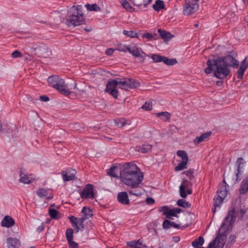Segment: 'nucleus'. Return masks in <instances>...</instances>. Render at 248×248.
<instances>
[{
	"mask_svg": "<svg viewBox=\"0 0 248 248\" xmlns=\"http://www.w3.org/2000/svg\"><path fill=\"white\" fill-rule=\"evenodd\" d=\"M239 63V62L231 55L219 57L217 59H209L206 63L207 67L204 71L207 74L213 72L216 78L222 79L230 74V67L238 68Z\"/></svg>",
	"mask_w": 248,
	"mask_h": 248,
	"instance_id": "obj_1",
	"label": "nucleus"
},
{
	"mask_svg": "<svg viewBox=\"0 0 248 248\" xmlns=\"http://www.w3.org/2000/svg\"><path fill=\"white\" fill-rule=\"evenodd\" d=\"M120 174L122 182L132 188L138 187L143 179V173L133 162L125 163Z\"/></svg>",
	"mask_w": 248,
	"mask_h": 248,
	"instance_id": "obj_2",
	"label": "nucleus"
},
{
	"mask_svg": "<svg viewBox=\"0 0 248 248\" xmlns=\"http://www.w3.org/2000/svg\"><path fill=\"white\" fill-rule=\"evenodd\" d=\"M235 211L234 209L229 211L225 218L224 222L221 225L218 234L216 238L208 245V248H223L226 241L227 233L232 227L236 219Z\"/></svg>",
	"mask_w": 248,
	"mask_h": 248,
	"instance_id": "obj_3",
	"label": "nucleus"
},
{
	"mask_svg": "<svg viewBox=\"0 0 248 248\" xmlns=\"http://www.w3.org/2000/svg\"><path fill=\"white\" fill-rule=\"evenodd\" d=\"M81 5H73L67 11L65 24L68 26H76L84 24L85 22Z\"/></svg>",
	"mask_w": 248,
	"mask_h": 248,
	"instance_id": "obj_4",
	"label": "nucleus"
},
{
	"mask_svg": "<svg viewBox=\"0 0 248 248\" xmlns=\"http://www.w3.org/2000/svg\"><path fill=\"white\" fill-rule=\"evenodd\" d=\"M227 194V190L226 188V186L221 185L219 186V188L217 191V197L216 199H214L215 202L214 205L215 207L214 212H216V209L217 207H219L223 201L226 198Z\"/></svg>",
	"mask_w": 248,
	"mask_h": 248,
	"instance_id": "obj_5",
	"label": "nucleus"
},
{
	"mask_svg": "<svg viewBox=\"0 0 248 248\" xmlns=\"http://www.w3.org/2000/svg\"><path fill=\"white\" fill-rule=\"evenodd\" d=\"M192 183L186 180L183 179L182 184L179 187L180 195L183 198H185L187 196V194L190 195L192 194V190L191 188Z\"/></svg>",
	"mask_w": 248,
	"mask_h": 248,
	"instance_id": "obj_6",
	"label": "nucleus"
},
{
	"mask_svg": "<svg viewBox=\"0 0 248 248\" xmlns=\"http://www.w3.org/2000/svg\"><path fill=\"white\" fill-rule=\"evenodd\" d=\"M62 78L57 75H53L48 78L47 81L49 85L62 93Z\"/></svg>",
	"mask_w": 248,
	"mask_h": 248,
	"instance_id": "obj_7",
	"label": "nucleus"
},
{
	"mask_svg": "<svg viewBox=\"0 0 248 248\" xmlns=\"http://www.w3.org/2000/svg\"><path fill=\"white\" fill-rule=\"evenodd\" d=\"M117 86H119L117 78L110 80L107 84L106 92L111 94L115 98H117L118 92L116 89Z\"/></svg>",
	"mask_w": 248,
	"mask_h": 248,
	"instance_id": "obj_8",
	"label": "nucleus"
},
{
	"mask_svg": "<svg viewBox=\"0 0 248 248\" xmlns=\"http://www.w3.org/2000/svg\"><path fill=\"white\" fill-rule=\"evenodd\" d=\"M198 0H191L186 4L184 8L185 15H190L197 11L199 8Z\"/></svg>",
	"mask_w": 248,
	"mask_h": 248,
	"instance_id": "obj_9",
	"label": "nucleus"
},
{
	"mask_svg": "<svg viewBox=\"0 0 248 248\" xmlns=\"http://www.w3.org/2000/svg\"><path fill=\"white\" fill-rule=\"evenodd\" d=\"M80 196L83 199H93L94 194L93 185L90 184L86 185L80 193Z\"/></svg>",
	"mask_w": 248,
	"mask_h": 248,
	"instance_id": "obj_10",
	"label": "nucleus"
},
{
	"mask_svg": "<svg viewBox=\"0 0 248 248\" xmlns=\"http://www.w3.org/2000/svg\"><path fill=\"white\" fill-rule=\"evenodd\" d=\"M68 218L72 223L73 226L76 229L77 232L80 230L82 231L84 228V224L83 223V219L80 218V217H76L72 216L68 217Z\"/></svg>",
	"mask_w": 248,
	"mask_h": 248,
	"instance_id": "obj_11",
	"label": "nucleus"
},
{
	"mask_svg": "<svg viewBox=\"0 0 248 248\" xmlns=\"http://www.w3.org/2000/svg\"><path fill=\"white\" fill-rule=\"evenodd\" d=\"M36 194L41 198L51 200L53 198L52 190L49 188H41L36 191Z\"/></svg>",
	"mask_w": 248,
	"mask_h": 248,
	"instance_id": "obj_12",
	"label": "nucleus"
},
{
	"mask_svg": "<svg viewBox=\"0 0 248 248\" xmlns=\"http://www.w3.org/2000/svg\"><path fill=\"white\" fill-rule=\"evenodd\" d=\"M76 170L71 168L67 169L65 171H63V181L65 182L76 179Z\"/></svg>",
	"mask_w": 248,
	"mask_h": 248,
	"instance_id": "obj_13",
	"label": "nucleus"
},
{
	"mask_svg": "<svg viewBox=\"0 0 248 248\" xmlns=\"http://www.w3.org/2000/svg\"><path fill=\"white\" fill-rule=\"evenodd\" d=\"M20 176L19 182L24 184H29L35 180L33 175L25 174L24 170L22 169L20 170Z\"/></svg>",
	"mask_w": 248,
	"mask_h": 248,
	"instance_id": "obj_14",
	"label": "nucleus"
},
{
	"mask_svg": "<svg viewBox=\"0 0 248 248\" xmlns=\"http://www.w3.org/2000/svg\"><path fill=\"white\" fill-rule=\"evenodd\" d=\"M248 62L247 61V57H246L241 62L240 66L238 70L237 78L241 79L243 78L245 71L248 68Z\"/></svg>",
	"mask_w": 248,
	"mask_h": 248,
	"instance_id": "obj_15",
	"label": "nucleus"
},
{
	"mask_svg": "<svg viewBox=\"0 0 248 248\" xmlns=\"http://www.w3.org/2000/svg\"><path fill=\"white\" fill-rule=\"evenodd\" d=\"M117 200L121 204L124 205H128L129 204V200L126 192H119L117 195Z\"/></svg>",
	"mask_w": 248,
	"mask_h": 248,
	"instance_id": "obj_16",
	"label": "nucleus"
},
{
	"mask_svg": "<svg viewBox=\"0 0 248 248\" xmlns=\"http://www.w3.org/2000/svg\"><path fill=\"white\" fill-rule=\"evenodd\" d=\"M212 132L211 131L207 132L201 135L200 137H197L193 140L195 145H197L201 142L207 140L211 136Z\"/></svg>",
	"mask_w": 248,
	"mask_h": 248,
	"instance_id": "obj_17",
	"label": "nucleus"
},
{
	"mask_svg": "<svg viewBox=\"0 0 248 248\" xmlns=\"http://www.w3.org/2000/svg\"><path fill=\"white\" fill-rule=\"evenodd\" d=\"M14 224V220L9 216H5L1 221V226L7 228L11 227L13 226Z\"/></svg>",
	"mask_w": 248,
	"mask_h": 248,
	"instance_id": "obj_18",
	"label": "nucleus"
},
{
	"mask_svg": "<svg viewBox=\"0 0 248 248\" xmlns=\"http://www.w3.org/2000/svg\"><path fill=\"white\" fill-rule=\"evenodd\" d=\"M81 213H82L83 216L80 217V218L83 219V223L86 219L90 218L93 215L92 211L90 209V208L87 207H84L82 208Z\"/></svg>",
	"mask_w": 248,
	"mask_h": 248,
	"instance_id": "obj_19",
	"label": "nucleus"
},
{
	"mask_svg": "<svg viewBox=\"0 0 248 248\" xmlns=\"http://www.w3.org/2000/svg\"><path fill=\"white\" fill-rule=\"evenodd\" d=\"M152 145L148 143H145L141 146L136 147V151L142 153H147L151 151Z\"/></svg>",
	"mask_w": 248,
	"mask_h": 248,
	"instance_id": "obj_20",
	"label": "nucleus"
},
{
	"mask_svg": "<svg viewBox=\"0 0 248 248\" xmlns=\"http://www.w3.org/2000/svg\"><path fill=\"white\" fill-rule=\"evenodd\" d=\"M7 243L9 248H16L20 246L19 241L15 238H8Z\"/></svg>",
	"mask_w": 248,
	"mask_h": 248,
	"instance_id": "obj_21",
	"label": "nucleus"
},
{
	"mask_svg": "<svg viewBox=\"0 0 248 248\" xmlns=\"http://www.w3.org/2000/svg\"><path fill=\"white\" fill-rule=\"evenodd\" d=\"M248 191V178L244 179L241 182L239 192L241 194H246Z\"/></svg>",
	"mask_w": 248,
	"mask_h": 248,
	"instance_id": "obj_22",
	"label": "nucleus"
},
{
	"mask_svg": "<svg viewBox=\"0 0 248 248\" xmlns=\"http://www.w3.org/2000/svg\"><path fill=\"white\" fill-rule=\"evenodd\" d=\"M244 163V159L242 157H239L236 160L235 164L237 166L236 171L235 172V180L234 181V183H237L238 181V178L239 177V174L240 173V170L241 168V165L243 164Z\"/></svg>",
	"mask_w": 248,
	"mask_h": 248,
	"instance_id": "obj_23",
	"label": "nucleus"
},
{
	"mask_svg": "<svg viewBox=\"0 0 248 248\" xmlns=\"http://www.w3.org/2000/svg\"><path fill=\"white\" fill-rule=\"evenodd\" d=\"M162 225L163 228L166 230L169 229L172 227L175 228H179L180 227V225L179 224H176L174 222H171L167 219L164 221Z\"/></svg>",
	"mask_w": 248,
	"mask_h": 248,
	"instance_id": "obj_24",
	"label": "nucleus"
},
{
	"mask_svg": "<svg viewBox=\"0 0 248 248\" xmlns=\"http://www.w3.org/2000/svg\"><path fill=\"white\" fill-rule=\"evenodd\" d=\"M114 122L115 124L119 127H123L127 124H130V121L129 120H127L124 118L115 119Z\"/></svg>",
	"mask_w": 248,
	"mask_h": 248,
	"instance_id": "obj_25",
	"label": "nucleus"
},
{
	"mask_svg": "<svg viewBox=\"0 0 248 248\" xmlns=\"http://www.w3.org/2000/svg\"><path fill=\"white\" fill-rule=\"evenodd\" d=\"M117 81H118L119 87L120 88L125 91H128L129 90L128 78H125L122 80L121 78H117Z\"/></svg>",
	"mask_w": 248,
	"mask_h": 248,
	"instance_id": "obj_26",
	"label": "nucleus"
},
{
	"mask_svg": "<svg viewBox=\"0 0 248 248\" xmlns=\"http://www.w3.org/2000/svg\"><path fill=\"white\" fill-rule=\"evenodd\" d=\"M158 32L159 33L160 36L163 39L168 40L170 39L173 37V35L171 34L170 32L162 30L161 29L158 30Z\"/></svg>",
	"mask_w": 248,
	"mask_h": 248,
	"instance_id": "obj_27",
	"label": "nucleus"
},
{
	"mask_svg": "<svg viewBox=\"0 0 248 248\" xmlns=\"http://www.w3.org/2000/svg\"><path fill=\"white\" fill-rule=\"evenodd\" d=\"M153 9L155 11H159L165 8L164 3L163 0H156L155 3L153 5Z\"/></svg>",
	"mask_w": 248,
	"mask_h": 248,
	"instance_id": "obj_28",
	"label": "nucleus"
},
{
	"mask_svg": "<svg viewBox=\"0 0 248 248\" xmlns=\"http://www.w3.org/2000/svg\"><path fill=\"white\" fill-rule=\"evenodd\" d=\"M119 171V169L117 166H114L111 167L109 170L107 172L108 175L112 176L113 177L118 178V172Z\"/></svg>",
	"mask_w": 248,
	"mask_h": 248,
	"instance_id": "obj_29",
	"label": "nucleus"
},
{
	"mask_svg": "<svg viewBox=\"0 0 248 248\" xmlns=\"http://www.w3.org/2000/svg\"><path fill=\"white\" fill-rule=\"evenodd\" d=\"M129 89H135L140 86V83L134 79L128 78Z\"/></svg>",
	"mask_w": 248,
	"mask_h": 248,
	"instance_id": "obj_30",
	"label": "nucleus"
},
{
	"mask_svg": "<svg viewBox=\"0 0 248 248\" xmlns=\"http://www.w3.org/2000/svg\"><path fill=\"white\" fill-rule=\"evenodd\" d=\"M163 215H165L167 218L171 219H172V217H178L173 209H169L168 208V210L164 211Z\"/></svg>",
	"mask_w": 248,
	"mask_h": 248,
	"instance_id": "obj_31",
	"label": "nucleus"
},
{
	"mask_svg": "<svg viewBox=\"0 0 248 248\" xmlns=\"http://www.w3.org/2000/svg\"><path fill=\"white\" fill-rule=\"evenodd\" d=\"M204 242V238L202 236H200L197 239L195 240L192 242V246L194 248H198L199 246H202Z\"/></svg>",
	"mask_w": 248,
	"mask_h": 248,
	"instance_id": "obj_32",
	"label": "nucleus"
},
{
	"mask_svg": "<svg viewBox=\"0 0 248 248\" xmlns=\"http://www.w3.org/2000/svg\"><path fill=\"white\" fill-rule=\"evenodd\" d=\"M176 154L179 157L181 158L182 161H188V157L186 151L183 150H178L177 151Z\"/></svg>",
	"mask_w": 248,
	"mask_h": 248,
	"instance_id": "obj_33",
	"label": "nucleus"
},
{
	"mask_svg": "<svg viewBox=\"0 0 248 248\" xmlns=\"http://www.w3.org/2000/svg\"><path fill=\"white\" fill-rule=\"evenodd\" d=\"M162 62L168 65H173L177 63V60L174 58L169 59L166 57L163 56Z\"/></svg>",
	"mask_w": 248,
	"mask_h": 248,
	"instance_id": "obj_34",
	"label": "nucleus"
},
{
	"mask_svg": "<svg viewBox=\"0 0 248 248\" xmlns=\"http://www.w3.org/2000/svg\"><path fill=\"white\" fill-rule=\"evenodd\" d=\"M85 7L88 11H100L101 9L100 7L96 4H86Z\"/></svg>",
	"mask_w": 248,
	"mask_h": 248,
	"instance_id": "obj_35",
	"label": "nucleus"
},
{
	"mask_svg": "<svg viewBox=\"0 0 248 248\" xmlns=\"http://www.w3.org/2000/svg\"><path fill=\"white\" fill-rule=\"evenodd\" d=\"M120 2L122 6L127 11L132 12L134 11V9L126 0H121Z\"/></svg>",
	"mask_w": 248,
	"mask_h": 248,
	"instance_id": "obj_36",
	"label": "nucleus"
},
{
	"mask_svg": "<svg viewBox=\"0 0 248 248\" xmlns=\"http://www.w3.org/2000/svg\"><path fill=\"white\" fill-rule=\"evenodd\" d=\"M188 161H182L177 166L175 167L176 171H179L187 168V164Z\"/></svg>",
	"mask_w": 248,
	"mask_h": 248,
	"instance_id": "obj_37",
	"label": "nucleus"
},
{
	"mask_svg": "<svg viewBox=\"0 0 248 248\" xmlns=\"http://www.w3.org/2000/svg\"><path fill=\"white\" fill-rule=\"evenodd\" d=\"M156 116L161 117L165 121L169 120L170 118V113L166 111L158 113L156 114Z\"/></svg>",
	"mask_w": 248,
	"mask_h": 248,
	"instance_id": "obj_38",
	"label": "nucleus"
},
{
	"mask_svg": "<svg viewBox=\"0 0 248 248\" xmlns=\"http://www.w3.org/2000/svg\"><path fill=\"white\" fill-rule=\"evenodd\" d=\"M177 204L179 206L185 208H188L190 207V204L183 199L179 200L177 202Z\"/></svg>",
	"mask_w": 248,
	"mask_h": 248,
	"instance_id": "obj_39",
	"label": "nucleus"
},
{
	"mask_svg": "<svg viewBox=\"0 0 248 248\" xmlns=\"http://www.w3.org/2000/svg\"><path fill=\"white\" fill-rule=\"evenodd\" d=\"M123 34L131 38H138V33L133 31H127L124 30Z\"/></svg>",
	"mask_w": 248,
	"mask_h": 248,
	"instance_id": "obj_40",
	"label": "nucleus"
},
{
	"mask_svg": "<svg viewBox=\"0 0 248 248\" xmlns=\"http://www.w3.org/2000/svg\"><path fill=\"white\" fill-rule=\"evenodd\" d=\"M74 231L72 228H68L66 230L65 235L67 241L73 240Z\"/></svg>",
	"mask_w": 248,
	"mask_h": 248,
	"instance_id": "obj_41",
	"label": "nucleus"
},
{
	"mask_svg": "<svg viewBox=\"0 0 248 248\" xmlns=\"http://www.w3.org/2000/svg\"><path fill=\"white\" fill-rule=\"evenodd\" d=\"M49 215L51 218L58 219V212L54 209H52L50 207L49 208Z\"/></svg>",
	"mask_w": 248,
	"mask_h": 248,
	"instance_id": "obj_42",
	"label": "nucleus"
},
{
	"mask_svg": "<svg viewBox=\"0 0 248 248\" xmlns=\"http://www.w3.org/2000/svg\"><path fill=\"white\" fill-rule=\"evenodd\" d=\"M130 53L136 57H139L140 56V51L139 50L138 48L136 46H134L131 47V49L130 50Z\"/></svg>",
	"mask_w": 248,
	"mask_h": 248,
	"instance_id": "obj_43",
	"label": "nucleus"
},
{
	"mask_svg": "<svg viewBox=\"0 0 248 248\" xmlns=\"http://www.w3.org/2000/svg\"><path fill=\"white\" fill-rule=\"evenodd\" d=\"M151 58L154 62H162L163 56L158 54H153Z\"/></svg>",
	"mask_w": 248,
	"mask_h": 248,
	"instance_id": "obj_44",
	"label": "nucleus"
},
{
	"mask_svg": "<svg viewBox=\"0 0 248 248\" xmlns=\"http://www.w3.org/2000/svg\"><path fill=\"white\" fill-rule=\"evenodd\" d=\"M72 89V88L69 89L67 85L64 84V82H63V94L65 95L66 96H68L72 93V91L70 90Z\"/></svg>",
	"mask_w": 248,
	"mask_h": 248,
	"instance_id": "obj_45",
	"label": "nucleus"
},
{
	"mask_svg": "<svg viewBox=\"0 0 248 248\" xmlns=\"http://www.w3.org/2000/svg\"><path fill=\"white\" fill-rule=\"evenodd\" d=\"M152 103L151 102H146L142 106L141 108L145 110H150L152 109Z\"/></svg>",
	"mask_w": 248,
	"mask_h": 248,
	"instance_id": "obj_46",
	"label": "nucleus"
},
{
	"mask_svg": "<svg viewBox=\"0 0 248 248\" xmlns=\"http://www.w3.org/2000/svg\"><path fill=\"white\" fill-rule=\"evenodd\" d=\"M155 34L153 35L151 33L147 32V33H142L141 34V37L142 38H146L148 40H150L155 39Z\"/></svg>",
	"mask_w": 248,
	"mask_h": 248,
	"instance_id": "obj_47",
	"label": "nucleus"
},
{
	"mask_svg": "<svg viewBox=\"0 0 248 248\" xmlns=\"http://www.w3.org/2000/svg\"><path fill=\"white\" fill-rule=\"evenodd\" d=\"M183 173L187 176L189 178L190 180H191L194 178L193 175V170H192L185 171L183 172Z\"/></svg>",
	"mask_w": 248,
	"mask_h": 248,
	"instance_id": "obj_48",
	"label": "nucleus"
},
{
	"mask_svg": "<svg viewBox=\"0 0 248 248\" xmlns=\"http://www.w3.org/2000/svg\"><path fill=\"white\" fill-rule=\"evenodd\" d=\"M69 244V246L71 248H78V245L77 243L75 241H73V240H71L69 241H67Z\"/></svg>",
	"mask_w": 248,
	"mask_h": 248,
	"instance_id": "obj_49",
	"label": "nucleus"
},
{
	"mask_svg": "<svg viewBox=\"0 0 248 248\" xmlns=\"http://www.w3.org/2000/svg\"><path fill=\"white\" fill-rule=\"evenodd\" d=\"M11 55L13 58H19L22 57V54L18 50H15L12 54Z\"/></svg>",
	"mask_w": 248,
	"mask_h": 248,
	"instance_id": "obj_50",
	"label": "nucleus"
},
{
	"mask_svg": "<svg viewBox=\"0 0 248 248\" xmlns=\"http://www.w3.org/2000/svg\"><path fill=\"white\" fill-rule=\"evenodd\" d=\"M129 194L130 195H135V196H140L141 195V192L140 191H138V190H135V191H133V190H129L128 191Z\"/></svg>",
	"mask_w": 248,
	"mask_h": 248,
	"instance_id": "obj_51",
	"label": "nucleus"
},
{
	"mask_svg": "<svg viewBox=\"0 0 248 248\" xmlns=\"http://www.w3.org/2000/svg\"><path fill=\"white\" fill-rule=\"evenodd\" d=\"M127 245L131 248H139V247L137 246L136 241H132L130 242H128L127 243Z\"/></svg>",
	"mask_w": 248,
	"mask_h": 248,
	"instance_id": "obj_52",
	"label": "nucleus"
},
{
	"mask_svg": "<svg viewBox=\"0 0 248 248\" xmlns=\"http://www.w3.org/2000/svg\"><path fill=\"white\" fill-rule=\"evenodd\" d=\"M44 228H45V225L43 223H42L41 224V225L40 226H39L37 228V231L38 232H42V231H44Z\"/></svg>",
	"mask_w": 248,
	"mask_h": 248,
	"instance_id": "obj_53",
	"label": "nucleus"
},
{
	"mask_svg": "<svg viewBox=\"0 0 248 248\" xmlns=\"http://www.w3.org/2000/svg\"><path fill=\"white\" fill-rule=\"evenodd\" d=\"M40 99L41 101L44 102H47L49 100L48 97L46 95H41L40 96Z\"/></svg>",
	"mask_w": 248,
	"mask_h": 248,
	"instance_id": "obj_54",
	"label": "nucleus"
},
{
	"mask_svg": "<svg viewBox=\"0 0 248 248\" xmlns=\"http://www.w3.org/2000/svg\"><path fill=\"white\" fill-rule=\"evenodd\" d=\"M146 202L148 204H152L155 202V200L152 198L148 197L146 199Z\"/></svg>",
	"mask_w": 248,
	"mask_h": 248,
	"instance_id": "obj_55",
	"label": "nucleus"
},
{
	"mask_svg": "<svg viewBox=\"0 0 248 248\" xmlns=\"http://www.w3.org/2000/svg\"><path fill=\"white\" fill-rule=\"evenodd\" d=\"M235 239H236V236L235 235H231L230 236L228 244L230 243H232L234 242L235 241Z\"/></svg>",
	"mask_w": 248,
	"mask_h": 248,
	"instance_id": "obj_56",
	"label": "nucleus"
},
{
	"mask_svg": "<svg viewBox=\"0 0 248 248\" xmlns=\"http://www.w3.org/2000/svg\"><path fill=\"white\" fill-rule=\"evenodd\" d=\"M114 52V49L112 48H108L106 51V54L108 55H111Z\"/></svg>",
	"mask_w": 248,
	"mask_h": 248,
	"instance_id": "obj_57",
	"label": "nucleus"
},
{
	"mask_svg": "<svg viewBox=\"0 0 248 248\" xmlns=\"http://www.w3.org/2000/svg\"><path fill=\"white\" fill-rule=\"evenodd\" d=\"M168 207L167 206H162L159 209V211L163 212V213L164 211H166L167 210H168Z\"/></svg>",
	"mask_w": 248,
	"mask_h": 248,
	"instance_id": "obj_58",
	"label": "nucleus"
},
{
	"mask_svg": "<svg viewBox=\"0 0 248 248\" xmlns=\"http://www.w3.org/2000/svg\"><path fill=\"white\" fill-rule=\"evenodd\" d=\"M173 209H174L176 214H177L178 213H180L182 211L181 208H173Z\"/></svg>",
	"mask_w": 248,
	"mask_h": 248,
	"instance_id": "obj_59",
	"label": "nucleus"
},
{
	"mask_svg": "<svg viewBox=\"0 0 248 248\" xmlns=\"http://www.w3.org/2000/svg\"><path fill=\"white\" fill-rule=\"evenodd\" d=\"M131 49V47H128V46H125V49H119L120 51L125 52L126 51H128L130 52V50Z\"/></svg>",
	"mask_w": 248,
	"mask_h": 248,
	"instance_id": "obj_60",
	"label": "nucleus"
},
{
	"mask_svg": "<svg viewBox=\"0 0 248 248\" xmlns=\"http://www.w3.org/2000/svg\"><path fill=\"white\" fill-rule=\"evenodd\" d=\"M136 243L137 246L139 247V248H140V246L142 245V243H141V242H140V240H139L137 241H136Z\"/></svg>",
	"mask_w": 248,
	"mask_h": 248,
	"instance_id": "obj_61",
	"label": "nucleus"
},
{
	"mask_svg": "<svg viewBox=\"0 0 248 248\" xmlns=\"http://www.w3.org/2000/svg\"><path fill=\"white\" fill-rule=\"evenodd\" d=\"M104 139H107V140H111L112 139L111 138H109L108 137H104Z\"/></svg>",
	"mask_w": 248,
	"mask_h": 248,
	"instance_id": "obj_62",
	"label": "nucleus"
},
{
	"mask_svg": "<svg viewBox=\"0 0 248 248\" xmlns=\"http://www.w3.org/2000/svg\"><path fill=\"white\" fill-rule=\"evenodd\" d=\"M85 30L87 31V32H89V31H92V29H85Z\"/></svg>",
	"mask_w": 248,
	"mask_h": 248,
	"instance_id": "obj_63",
	"label": "nucleus"
},
{
	"mask_svg": "<svg viewBox=\"0 0 248 248\" xmlns=\"http://www.w3.org/2000/svg\"><path fill=\"white\" fill-rule=\"evenodd\" d=\"M241 213L242 214H244L245 213V212L244 210H241Z\"/></svg>",
	"mask_w": 248,
	"mask_h": 248,
	"instance_id": "obj_64",
	"label": "nucleus"
}]
</instances>
